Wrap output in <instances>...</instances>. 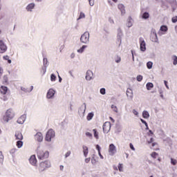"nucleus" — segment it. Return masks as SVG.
Listing matches in <instances>:
<instances>
[{
	"instance_id": "9b49d317",
	"label": "nucleus",
	"mask_w": 177,
	"mask_h": 177,
	"mask_svg": "<svg viewBox=\"0 0 177 177\" xmlns=\"http://www.w3.org/2000/svg\"><path fill=\"white\" fill-rule=\"evenodd\" d=\"M111 129V123L110 122H106L103 124V132L104 133H109Z\"/></svg>"
},
{
	"instance_id": "9d476101",
	"label": "nucleus",
	"mask_w": 177,
	"mask_h": 177,
	"mask_svg": "<svg viewBox=\"0 0 177 177\" xmlns=\"http://www.w3.org/2000/svg\"><path fill=\"white\" fill-rule=\"evenodd\" d=\"M7 50L8 46L3 40L0 39V53H5Z\"/></svg>"
},
{
	"instance_id": "aec40b11",
	"label": "nucleus",
	"mask_w": 177,
	"mask_h": 177,
	"mask_svg": "<svg viewBox=\"0 0 177 177\" xmlns=\"http://www.w3.org/2000/svg\"><path fill=\"white\" fill-rule=\"evenodd\" d=\"M126 26L128 27V28H131V27L133 26V19L131 17H128Z\"/></svg>"
},
{
	"instance_id": "052dcab7",
	"label": "nucleus",
	"mask_w": 177,
	"mask_h": 177,
	"mask_svg": "<svg viewBox=\"0 0 177 177\" xmlns=\"http://www.w3.org/2000/svg\"><path fill=\"white\" fill-rule=\"evenodd\" d=\"M130 149L133 150V151H135V147H133V145L132 143L129 144Z\"/></svg>"
},
{
	"instance_id": "680f3d73",
	"label": "nucleus",
	"mask_w": 177,
	"mask_h": 177,
	"mask_svg": "<svg viewBox=\"0 0 177 177\" xmlns=\"http://www.w3.org/2000/svg\"><path fill=\"white\" fill-rule=\"evenodd\" d=\"M164 84L167 89H169V86H168V82L167 80L164 81Z\"/></svg>"
},
{
	"instance_id": "bf43d9fd",
	"label": "nucleus",
	"mask_w": 177,
	"mask_h": 177,
	"mask_svg": "<svg viewBox=\"0 0 177 177\" xmlns=\"http://www.w3.org/2000/svg\"><path fill=\"white\" fill-rule=\"evenodd\" d=\"M171 21H172V23H176V21H177V16L172 17L171 18Z\"/></svg>"
},
{
	"instance_id": "39448f33",
	"label": "nucleus",
	"mask_w": 177,
	"mask_h": 177,
	"mask_svg": "<svg viewBox=\"0 0 177 177\" xmlns=\"http://www.w3.org/2000/svg\"><path fill=\"white\" fill-rule=\"evenodd\" d=\"M55 136V131H53V129H49L46 134L45 140L46 142H52V139H53Z\"/></svg>"
},
{
	"instance_id": "0eeeda50",
	"label": "nucleus",
	"mask_w": 177,
	"mask_h": 177,
	"mask_svg": "<svg viewBox=\"0 0 177 177\" xmlns=\"http://www.w3.org/2000/svg\"><path fill=\"white\" fill-rule=\"evenodd\" d=\"M108 151L109 156H113L117 153V147H115V145H114V144H111L109 145Z\"/></svg>"
},
{
	"instance_id": "6ab92c4d",
	"label": "nucleus",
	"mask_w": 177,
	"mask_h": 177,
	"mask_svg": "<svg viewBox=\"0 0 177 177\" xmlns=\"http://www.w3.org/2000/svg\"><path fill=\"white\" fill-rule=\"evenodd\" d=\"M35 139L37 142H42L44 140V136H42V133L38 132L35 136Z\"/></svg>"
},
{
	"instance_id": "774afa93",
	"label": "nucleus",
	"mask_w": 177,
	"mask_h": 177,
	"mask_svg": "<svg viewBox=\"0 0 177 177\" xmlns=\"http://www.w3.org/2000/svg\"><path fill=\"white\" fill-rule=\"evenodd\" d=\"M96 149H97V150L98 152H100V150H101L100 146L99 145H96Z\"/></svg>"
},
{
	"instance_id": "603ef678",
	"label": "nucleus",
	"mask_w": 177,
	"mask_h": 177,
	"mask_svg": "<svg viewBox=\"0 0 177 177\" xmlns=\"http://www.w3.org/2000/svg\"><path fill=\"white\" fill-rule=\"evenodd\" d=\"M95 155H93L92 158H91V164H93V165H96V159H95Z\"/></svg>"
},
{
	"instance_id": "7ed1b4c3",
	"label": "nucleus",
	"mask_w": 177,
	"mask_h": 177,
	"mask_svg": "<svg viewBox=\"0 0 177 177\" xmlns=\"http://www.w3.org/2000/svg\"><path fill=\"white\" fill-rule=\"evenodd\" d=\"M90 37H91V35L89 34V32L88 31L84 32V34H82L80 37V42H82V44H89Z\"/></svg>"
},
{
	"instance_id": "dca6fc26",
	"label": "nucleus",
	"mask_w": 177,
	"mask_h": 177,
	"mask_svg": "<svg viewBox=\"0 0 177 177\" xmlns=\"http://www.w3.org/2000/svg\"><path fill=\"white\" fill-rule=\"evenodd\" d=\"M26 120H27V115L24 114L17 119V124L23 125V124L26 122Z\"/></svg>"
},
{
	"instance_id": "bb28decb",
	"label": "nucleus",
	"mask_w": 177,
	"mask_h": 177,
	"mask_svg": "<svg viewBox=\"0 0 177 177\" xmlns=\"http://www.w3.org/2000/svg\"><path fill=\"white\" fill-rule=\"evenodd\" d=\"M88 48V46L83 45L80 49L77 50V53H84L85 49Z\"/></svg>"
},
{
	"instance_id": "338daca9",
	"label": "nucleus",
	"mask_w": 177,
	"mask_h": 177,
	"mask_svg": "<svg viewBox=\"0 0 177 177\" xmlns=\"http://www.w3.org/2000/svg\"><path fill=\"white\" fill-rule=\"evenodd\" d=\"M3 60H8L9 59V57H8V55H4L3 57Z\"/></svg>"
},
{
	"instance_id": "a18cd8bd",
	"label": "nucleus",
	"mask_w": 177,
	"mask_h": 177,
	"mask_svg": "<svg viewBox=\"0 0 177 177\" xmlns=\"http://www.w3.org/2000/svg\"><path fill=\"white\" fill-rule=\"evenodd\" d=\"M16 151H17V149L16 148H13L12 149H10V153L11 154V156H15V153H16Z\"/></svg>"
},
{
	"instance_id": "3c124183",
	"label": "nucleus",
	"mask_w": 177,
	"mask_h": 177,
	"mask_svg": "<svg viewBox=\"0 0 177 177\" xmlns=\"http://www.w3.org/2000/svg\"><path fill=\"white\" fill-rule=\"evenodd\" d=\"M100 93L101 95H106V88H101L100 90Z\"/></svg>"
},
{
	"instance_id": "f03ea898",
	"label": "nucleus",
	"mask_w": 177,
	"mask_h": 177,
	"mask_svg": "<svg viewBox=\"0 0 177 177\" xmlns=\"http://www.w3.org/2000/svg\"><path fill=\"white\" fill-rule=\"evenodd\" d=\"M50 161L46 160L44 162H41L39 164V172H44V171H46V169H48V168H50Z\"/></svg>"
},
{
	"instance_id": "2f4dec72",
	"label": "nucleus",
	"mask_w": 177,
	"mask_h": 177,
	"mask_svg": "<svg viewBox=\"0 0 177 177\" xmlns=\"http://www.w3.org/2000/svg\"><path fill=\"white\" fill-rule=\"evenodd\" d=\"M147 142L148 145H150L151 143H152V147H154V146L157 145V143L153 142H154V139L153 138H151L149 140H147Z\"/></svg>"
},
{
	"instance_id": "f704fd0d",
	"label": "nucleus",
	"mask_w": 177,
	"mask_h": 177,
	"mask_svg": "<svg viewBox=\"0 0 177 177\" xmlns=\"http://www.w3.org/2000/svg\"><path fill=\"white\" fill-rule=\"evenodd\" d=\"M171 59L173 60L174 66H176L177 65V56L176 55H172Z\"/></svg>"
},
{
	"instance_id": "473e14b6",
	"label": "nucleus",
	"mask_w": 177,
	"mask_h": 177,
	"mask_svg": "<svg viewBox=\"0 0 177 177\" xmlns=\"http://www.w3.org/2000/svg\"><path fill=\"white\" fill-rule=\"evenodd\" d=\"M93 115H95V114H93V112H91V113H88L87 117H86L87 121H91V120H92L93 118Z\"/></svg>"
},
{
	"instance_id": "393cba45",
	"label": "nucleus",
	"mask_w": 177,
	"mask_h": 177,
	"mask_svg": "<svg viewBox=\"0 0 177 177\" xmlns=\"http://www.w3.org/2000/svg\"><path fill=\"white\" fill-rule=\"evenodd\" d=\"M15 138L17 140H23V134L20 131H16Z\"/></svg>"
},
{
	"instance_id": "5fc2aeb1",
	"label": "nucleus",
	"mask_w": 177,
	"mask_h": 177,
	"mask_svg": "<svg viewBox=\"0 0 177 177\" xmlns=\"http://www.w3.org/2000/svg\"><path fill=\"white\" fill-rule=\"evenodd\" d=\"M46 68H48V67H46V66L42 67L41 72L43 73V75H45V74L46 73Z\"/></svg>"
},
{
	"instance_id": "4d7b16f0",
	"label": "nucleus",
	"mask_w": 177,
	"mask_h": 177,
	"mask_svg": "<svg viewBox=\"0 0 177 177\" xmlns=\"http://www.w3.org/2000/svg\"><path fill=\"white\" fill-rule=\"evenodd\" d=\"M152 158H156L157 156H158V153H157L156 152H153L151 154Z\"/></svg>"
},
{
	"instance_id": "0e129e2a",
	"label": "nucleus",
	"mask_w": 177,
	"mask_h": 177,
	"mask_svg": "<svg viewBox=\"0 0 177 177\" xmlns=\"http://www.w3.org/2000/svg\"><path fill=\"white\" fill-rule=\"evenodd\" d=\"M86 164H88L89 162V161H91V158H86L85 160H84Z\"/></svg>"
},
{
	"instance_id": "864d4df0",
	"label": "nucleus",
	"mask_w": 177,
	"mask_h": 177,
	"mask_svg": "<svg viewBox=\"0 0 177 177\" xmlns=\"http://www.w3.org/2000/svg\"><path fill=\"white\" fill-rule=\"evenodd\" d=\"M136 78L138 82H141V81L143 80V76L138 75Z\"/></svg>"
},
{
	"instance_id": "49530a36",
	"label": "nucleus",
	"mask_w": 177,
	"mask_h": 177,
	"mask_svg": "<svg viewBox=\"0 0 177 177\" xmlns=\"http://www.w3.org/2000/svg\"><path fill=\"white\" fill-rule=\"evenodd\" d=\"M170 160H171L170 162H171V165H176L177 160L176 159L171 158Z\"/></svg>"
},
{
	"instance_id": "cd10ccee",
	"label": "nucleus",
	"mask_w": 177,
	"mask_h": 177,
	"mask_svg": "<svg viewBox=\"0 0 177 177\" xmlns=\"http://www.w3.org/2000/svg\"><path fill=\"white\" fill-rule=\"evenodd\" d=\"M142 117L143 118H145V120H147L150 117V113H149V111H144L142 112Z\"/></svg>"
},
{
	"instance_id": "4be33fe9",
	"label": "nucleus",
	"mask_w": 177,
	"mask_h": 177,
	"mask_svg": "<svg viewBox=\"0 0 177 177\" xmlns=\"http://www.w3.org/2000/svg\"><path fill=\"white\" fill-rule=\"evenodd\" d=\"M140 16L143 20H147L150 17V14L148 12H141Z\"/></svg>"
},
{
	"instance_id": "ea45409f",
	"label": "nucleus",
	"mask_w": 177,
	"mask_h": 177,
	"mask_svg": "<svg viewBox=\"0 0 177 177\" xmlns=\"http://www.w3.org/2000/svg\"><path fill=\"white\" fill-rule=\"evenodd\" d=\"M140 121H141V122H142L145 125V127H146L145 129L147 131H149V124H147V122H146V120H145L143 119H140Z\"/></svg>"
},
{
	"instance_id": "412c9836",
	"label": "nucleus",
	"mask_w": 177,
	"mask_h": 177,
	"mask_svg": "<svg viewBox=\"0 0 177 177\" xmlns=\"http://www.w3.org/2000/svg\"><path fill=\"white\" fill-rule=\"evenodd\" d=\"M33 89H34V86H31L30 88H26V87H24V86L21 87V91L24 92V93H30V92H32Z\"/></svg>"
},
{
	"instance_id": "79ce46f5",
	"label": "nucleus",
	"mask_w": 177,
	"mask_h": 177,
	"mask_svg": "<svg viewBox=\"0 0 177 177\" xmlns=\"http://www.w3.org/2000/svg\"><path fill=\"white\" fill-rule=\"evenodd\" d=\"M85 135L88 139H93V136L92 135V133L87 131L85 133Z\"/></svg>"
},
{
	"instance_id": "c85d7f7f",
	"label": "nucleus",
	"mask_w": 177,
	"mask_h": 177,
	"mask_svg": "<svg viewBox=\"0 0 177 177\" xmlns=\"http://www.w3.org/2000/svg\"><path fill=\"white\" fill-rule=\"evenodd\" d=\"M121 131H122V126L119 124H116L115 133H120Z\"/></svg>"
},
{
	"instance_id": "ddd939ff",
	"label": "nucleus",
	"mask_w": 177,
	"mask_h": 177,
	"mask_svg": "<svg viewBox=\"0 0 177 177\" xmlns=\"http://www.w3.org/2000/svg\"><path fill=\"white\" fill-rule=\"evenodd\" d=\"M140 41V49L141 52H145L146 51V41H145V39L143 37H140L139 39Z\"/></svg>"
},
{
	"instance_id": "a211bd4d",
	"label": "nucleus",
	"mask_w": 177,
	"mask_h": 177,
	"mask_svg": "<svg viewBox=\"0 0 177 177\" xmlns=\"http://www.w3.org/2000/svg\"><path fill=\"white\" fill-rule=\"evenodd\" d=\"M35 9V3H30L28 4L27 6L26 7V10L30 12H32V10Z\"/></svg>"
},
{
	"instance_id": "e2e57ef3",
	"label": "nucleus",
	"mask_w": 177,
	"mask_h": 177,
	"mask_svg": "<svg viewBox=\"0 0 177 177\" xmlns=\"http://www.w3.org/2000/svg\"><path fill=\"white\" fill-rule=\"evenodd\" d=\"M118 169L120 172H122V166L121 165V164L118 165Z\"/></svg>"
},
{
	"instance_id": "c03bdc74",
	"label": "nucleus",
	"mask_w": 177,
	"mask_h": 177,
	"mask_svg": "<svg viewBox=\"0 0 177 177\" xmlns=\"http://www.w3.org/2000/svg\"><path fill=\"white\" fill-rule=\"evenodd\" d=\"M50 81L52 82H55V81H56V75L53 73H52L50 75Z\"/></svg>"
},
{
	"instance_id": "f257e3e1",
	"label": "nucleus",
	"mask_w": 177,
	"mask_h": 177,
	"mask_svg": "<svg viewBox=\"0 0 177 177\" xmlns=\"http://www.w3.org/2000/svg\"><path fill=\"white\" fill-rule=\"evenodd\" d=\"M13 118H15V111L12 109H8L1 118V121L4 124H8V122H9L10 120H13Z\"/></svg>"
},
{
	"instance_id": "423d86ee",
	"label": "nucleus",
	"mask_w": 177,
	"mask_h": 177,
	"mask_svg": "<svg viewBox=\"0 0 177 177\" xmlns=\"http://www.w3.org/2000/svg\"><path fill=\"white\" fill-rule=\"evenodd\" d=\"M124 34L122 33V30L119 28L118 29V35H117V41L119 46H121V44H122V37Z\"/></svg>"
},
{
	"instance_id": "69168bd1",
	"label": "nucleus",
	"mask_w": 177,
	"mask_h": 177,
	"mask_svg": "<svg viewBox=\"0 0 177 177\" xmlns=\"http://www.w3.org/2000/svg\"><path fill=\"white\" fill-rule=\"evenodd\" d=\"M71 59H74V57H75V53H72L70 55Z\"/></svg>"
},
{
	"instance_id": "13d9d810",
	"label": "nucleus",
	"mask_w": 177,
	"mask_h": 177,
	"mask_svg": "<svg viewBox=\"0 0 177 177\" xmlns=\"http://www.w3.org/2000/svg\"><path fill=\"white\" fill-rule=\"evenodd\" d=\"M88 1L90 6H93V5H95V0H88Z\"/></svg>"
},
{
	"instance_id": "6e6d98bb",
	"label": "nucleus",
	"mask_w": 177,
	"mask_h": 177,
	"mask_svg": "<svg viewBox=\"0 0 177 177\" xmlns=\"http://www.w3.org/2000/svg\"><path fill=\"white\" fill-rule=\"evenodd\" d=\"M133 114H134V115H136V117H139V112H138V111H136V109H133Z\"/></svg>"
},
{
	"instance_id": "a878e982",
	"label": "nucleus",
	"mask_w": 177,
	"mask_h": 177,
	"mask_svg": "<svg viewBox=\"0 0 177 177\" xmlns=\"http://www.w3.org/2000/svg\"><path fill=\"white\" fill-rule=\"evenodd\" d=\"M0 92L2 95H6L8 93V87L5 86H1L0 88Z\"/></svg>"
},
{
	"instance_id": "c756f323",
	"label": "nucleus",
	"mask_w": 177,
	"mask_h": 177,
	"mask_svg": "<svg viewBox=\"0 0 177 177\" xmlns=\"http://www.w3.org/2000/svg\"><path fill=\"white\" fill-rule=\"evenodd\" d=\"M146 86H147V91H151V88H154V84H153V83L151 82H148L147 83Z\"/></svg>"
},
{
	"instance_id": "4468645a",
	"label": "nucleus",
	"mask_w": 177,
	"mask_h": 177,
	"mask_svg": "<svg viewBox=\"0 0 177 177\" xmlns=\"http://www.w3.org/2000/svg\"><path fill=\"white\" fill-rule=\"evenodd\" d=\"M85 79L86 81L93 80V72L91 70H88L86 73Z\"/></svg>"
},
{
	"instance_id": "f3484780",
	"label": "nucleus",
	"mask_w": 177,
	"mask_h": 177,
	"mask_svg": "<svg viewBox=\"0 0 177 177\" xmlns=\"http://www.w3.org/2000/svg\"><path fill=\"white\" fill-rule=\"evenodd\" d=\"M126 95L129 100L133 99V91L131 88H127Z\"/></svg>"
},
{
	"instance_id": "1a4fd4ad",
	"label": "nucleus",
	"mask_w": 177,
	"mask_h": 177,
	"mask_svg": "<svg viewBox=\"0 0 177 177\" xmlns=\"http://www.w3.org/2000/svg\"><path fill=\"white\" fill-rule=\"evenodd\" d=\"M151 40L152 41V42H156V44H158V37H157V32L155 29L151 30Z\"/></svg>"
},
{
	"instance_id": "de8ad7c7",
	"label": "nucleus",
	"mask_w": 177,
	"mask_h": 177,
	"mask_svg": "<svg viewBox=\"0 0 177 177\" xmlns=\"http://www.w3.org/2000/svg\"><path fill=\"white\" fill-rule=\"evenodd\" d=\"M71 156V151H67V152L64 155V158H68Z\"/></svg>"
},
{
	"instance_id": "72a5a7b5",
	"label": "nucleus",
	"mask_w": 177,
	"mask_h": 177,
	"mask_svg": "<svg viewBox=\"0 0 177 177\" xmlns=\"http://www.w3.org/2000/svg\"><path fill=\"white\" fill-rule=\"evenodd\" d=\"M160 31H162L163 32H167V31H168V27L165 25H162L160 26Z\"/></svg>"
},
{
	"instance_id": "f8f14e48",
	"label": "nucleus",
	"mask_w": 177,
	"mask_h": 177,
	"mask_svg": "<svg viewBox=\"0 0 177 177\" xmlns=\"http://www.w3.org/2000/svg\"><path fill=\"white\" fill-rule=\"evenodd\" d=\"M55 95H56V91L53 88H50L46 93V99H54Z\"/></svg>"
},
{
	"instance_id": "09e8293b",
	"label": "nucleus",
	"mask_w": 177,
	"mask_h": 177,
	"mask_svg": "<svg viewBox=\"0 0 177 177\" xmlns=\"http://www.w3.org/2000/svg\"><path fill=\"white\" fill-rule=\"evenodd\" d=\"M115 63H121V57L120 56H116L115 58Z\"/></svg>"
},
{
	"instance_id": "37998d69",
	"label": "nucleus",
	"mask_w": 177,
	"mask_h": 177,
	"mask_svg": "<svg viewBox=\"0 0 177 177\" xmlns=\"http://www.w3.org/2000/svg\"><path fill=\"white\" fill-rule=\"evenodd\" d=\"M111 107L113 111H115V113H118V108H117V106L113 104V105H111Z\"/></svg>"
},
{
	"instance_id": "6e6552de",
	"label": "nucleus",
	"mask_w": 177,
	"mask_h": 177,
	"mask_svg": "<svg viewBox=\"0 0 177 177\" xmlns=\"http://www.w3.org/2000/svg\"><path fill=\"white\" fill-rule=\"evenodd\" d=\"M85 111H86V104L83 103L78 110V113L80 117H84Z\"/></svg>"
},
{
	"instance_id": "c9c22d12",
	"label": "nucleus",
	"mask_w": 177,
	"mask_h": 177,
	"mask_svg": "<svg viewBox=\"0 0 177 177\" xmlns=\"http://www.w3.org/2000/svg\"><path fill=\"white\" fill-rule=\"evenodd\" d=\"M17 147L18 149H21V147H23V141H21V140H19L17 142Z\"/></svg>"
},
{
	"instance_id": "5701e85b",
	"label": "nucleus",
	"mask_w": 177,
	"mask_h": 177,
	"mask_svg": "<svg viewBox=\"0 0 177 177\" xmlns=\"http://www.w3.org/2000/svg\"><path fill=\"white\" fill-rule=\"evenodd\" d=\"M118 9H120V10L121 12V15L122 16H124V15H125V13H126L125 6H124V4H118Z\"/></svg>"
},
{
	"instance_id": "8fccbe9b",
	"label": "nucleus",
	"mask_w": 177,
	"mask_h": 177,
	"mask_svg": "<svg viewBox=\"0 0 177 177\" xmlns=\"http://www.w3.org/2000/svg\"><path fill=\"white\" fill-rule=\"evenodd\" d=\"M8 81H9L8 76L7 75H4L3 77V84H8Z\"/></svg>"
},
{
	"instance_id": "58836bf2",
	"label": "nucleus",
	"mask_w": 177,
	"mask_h": 177,
	"mask_svg": "<svg viewBox=\"0 0 177 177\" xmlns=\"http://www.w3.org/2000/svg\"><path fill=\"white\" fill-rule=\"evenodd\" d=\"M93 132L94 133V138H95V139H99V133L97 132V131L94 129H93Z\"/></svg>"
},
{
	"instance_id": "20e7f679",
	"label": "nucleus",
	"mask_w": 177,
	"mask_h": 177,
	"mask_svg": "<svg viewBox=\"0 0 177 177\" xmlns=\"http://www.w3.org/2000/svg\"><path fill=\"white\" fill-rule=\"evenodd\" d=\"M48 157H49V152L48 151H37V158H39V160H45V158H48Z\"/></svg>"
},
{
	"instance_id": "2eb2a0df",
	"label": "nucleus",
	"mask_w": 177,
	"mask_h": 177,
	"mask_svg": "<svg viewBox=\"0 0 177 177\" xmlns=\"http://www.w3.org/2000/svg\"><path fill=\"white\" fill-rule=\"evenodd\" d=\"M29 162L30 165H32V167H37V157L35 155H32L29 158Z\"/></svg>"
},
{
	"instance_id": "a19ab883",
	"label": "nucleus",
	"mask_w": 177,
	"mask_h": 177,
	"mask_svg": "<svg viewBox=\"0 0 177 177\" xmlns=\"http://www.w3.org/2000/svg\"><path fill=\"white\" fill-rule=\"evenodd\" d=\"M147 67L149 70H151V68H153V62H148L147 63Z\"/></svg>"
},
{
	"instance_id": "4c0bfd02",
	"label": "nucleus",
	"mask_w": 177,
	"mask_h": 177,
	"mask_svg": "<svg viewBox=\"0 0 177 177\" xmlns=\"http://www.w3.org/2000/svg\"><path fill=\"white\" fill-rule=\"evenodd\" d=\"M86 15L85 13H84L83 12H80L79 17L77 18V20H81V19H85Z\"/></svg>"
},
{
	"instance_id": "7c9ffc66",
	"label": "nucleus",
	"mask_w": 177,
	"mask_h": 177,
	"mask_svg": "<svg viewBox=\"0 0 177 177\" xmlns=\"http://www.w3.org/2000/svg\"><path fill=\"white\" fill-rule=\"evenodd\" d=\"M49 66V62H48V58H43V67H48Z\"/></svg>"
},
{
	"instance_id": "b1692460",
	"label": "nucleus",
	"mask_w": 177,
	"mask_h": 177,
	"mask_svg": "<svg viewBox=\"0 0 177 177\" xmlns=\"http://www.w3.org/2000/svg\"><path fill=\"white\" fill-rule=\"evenodd\" d=\"M82 149H83L84 157L85 158L88 157V154L89 153V149H88V147H86V145H83Z\"/></svg>"
},
{
	"instance_id": "e433bc0d",
	"label": "nucleus",
	"mask_w": 177,
	"mask_h": 177,
	"mask_svg": "<svg viewBox=\"0 0 177 177\" xmlns=\"http://www.w3.org/2000/svg\"><path fill=\"white\" fill-rule=\"evenodd\" d=\"M5 157L3 156V153H2V151H0V164H3V160Z\"/></svg>"
}]
</instances>
